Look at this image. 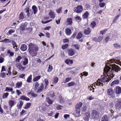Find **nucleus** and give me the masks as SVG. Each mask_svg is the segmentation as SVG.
Returning <instances> with one entry per match:
<instances>
[{"mask_svg": "<svg viewBox=\"0 0 121 121\" xmlns=\"http://www.w3.org/2000/svg\"><path fill=\"white\" fill-rule=\"evenodd\" d=\"M28 63V59L26 57L24 58V60L23 61V64L24 65H25Z\"/></svg>", "mask_w": 121, "mask_h": 121, "instance_id": "393cba45", "label": "nucleus"}, {"mask_svg": "<svg viewBox=\"0 0 121 121\" xmlns=\"http://www.w3.org/2000/svg\"><path fill=\"white\" fill-rule=\"evenodd\" d=\"M91 29L89 27L87 28V29L85 30L84 31V33L85 35H89L91 33Z\"/></svg>", "mask_w": 121, "mask_h": 121, "instance_id": "9d476101", "label": "nucleus"}, {"mask_svg": "<svg viewBox=\"0 0 121 121\" xmlns=\"http://www.w3.org/2000/svg\"><path fill=\"white\" fill-rule=\"evenodd\" d=\"M53 69L52 66L50 65H49L48 69L47 70L48 72H51Z\"/></svg>", "mask_w": 121, "mask_h": 121, "instance_id": "864d4df0", "label": "nucleus"}, {"mask_svg": "<svg viewBox=\"0 0 121 121\" xmlns=\"http://www.w3.org/2000/svg\"><path fill=\"white\" fill-rule=\"evenodd\" d=\"M108 118L107 117V115H104L101 119V121H108Z\"/></svg>", "mask_w": 121, "mask_h": 121, "instance_id": "2f4dec72", "label": "nucleus"}, {"mask_svg": "<svg viewBox=\"0 0 121 121\" xmlns=\"http://www.w3.org/2000/svg\"><path fill=\"white\" fill-rule=\"evenodd\" d=\"M52 19H51L50 20L46 21L44 22L43 21H42L41 22L43 23L46 24L51 21H52Z\"/></svg>", "mask_w": 121, "mask_h": 121, "instance_id": "bf43d9fd", "label": "nucleus"}, {"mask_svg": "<svg viewBox=\"0 0 121 121\" xmlns=\"http://www.w3.org/2000/svg\"><path fill=\"white\" fill-rule=\"evenodd\" d=\"M9 95L8 92L4 93L2 95V98L3 99L7 98Z\"/></svg>", "mask_w": 121, "mask_h": 121, "instance_id": "4be33fe9", "label": "nucleus"}, {"mask_svg": "<svg viewBox=\"0 0 121 121\" xmlns=\"http://www.w3.org/2000/svg\"><path fill=\"white\" fill-rule=\"evenodd\" d=\"M72 22V19L71 18H69L67 19L66 23H67V25H71Z\"/></svg>", "mask_w": 121, "mask_h": 121, "instance_id": "6ab92c4d", "label": "nucleus"}, {"mask_svg": "<svg viewBox=\"0 0 121 121\" xmlns=\"http://www.w3.org/2000/svg\"><path fill=\"white\" fill-rule=\"evenodd\" d=\"M13 89L12 88H10L9 87H6L5 91L6 92H10L11 91H12Z\"/></svg>", "mask_w": 121, "mask_h": 121, "instance_id": "79ce46f5", "label": "nucleus"}, {"mask_svg": "<svg viewBox=\"0 0 121 121\" xmlns=\"http://www.w3.org/2000/svg\"><path fill=\"white\" fill-rule=\"evenodd\" d=\"M0 74L1 77L2 78H4L6 76V73L4 72H1Z\"/></svg>", "mask_w": 121, "mask_h": 121, "instance_id": "052dcab7", "label": "nucleus"}, {"mask_svg": "<svg viewBox=\"0 0 121 121\" xmlns=\"http://www.w3.org/2000/svg\"><path fill=\"white\" fill-rule=\"evenodd\" d=\"M15 32V30H9L8 32V33L9 35H11L12 33L14 32Z\"/></svg>", "mask_w": 121, "mask_h": 121, "instance_id": "e2e57ef3", "label": "nucleus"}, {"mask_svg": "<svg viewBox=\"0 0 121 121\" xmlns=\"http://www.w3.org/2000/svg\"><path fill=\"white\" fill-rule=\"evenodd\" d=\"M68 85V87L72 86L75 85V83L74 82L72 81L67 84Z\"/></svg>", "mask_w": 121, "mask_h": 121, "instance_id": "72a5a7b5", "label": "nucleus"}, {"mask_svg": "<svg viewBox=\"0 0 121 121\" xmlns=\"http://www.w3.org/2000/svg\"><path fill=\"white\" fill-rule=\"evenodd\" d=\"M7 53L8 54H9V55L11 56H13L14 54V53L13 52H11L10 50H8L7 51Z\"/></svg>", "mask_w": 121, "mask_h": 121, "instance_id": "5fc2aeb1", "label": "nucleus"}, {"mask_svg": "<svg viewBox=\"0 0 121 121\" xmlns=\"http://www.w3.org/2000/svg\"><path fill=\"white\" fill-rule=\"evenodd\" d=\"M62 107V106L60 105H57L56 106V108L58 110H60L61 109V107Z\"/></svg>", "mask_w": 121, "mask_h": 121, "instance_id": "4d7b16f0", "label": "nucleus"}, {"mask_svg": "<svg viewBox=\"0 0 121 121\" xmlns=\"http://www.w3.org/2000/svg\"><path fill=\"white\" fill-rule=\"evenodd\" d=\"M18 67V69L21 71H23L25 69V68L21 65H19Z\"/></svg>", "mask_w": 121, "mask_h": 121, "instance_id": "c03bdc74", "label": "nucleus"}, {"mask_svg": "<svg viewBox=\"0 0 121 121\" xmlns=\"http://www.w3.org/2000/svg\"><path fill=\"white\" fill-rule=\"evenodd\" d=\"M96 25L95 22L94 21H93L91 23V26L92 28L93 29H94V28L96 26Z\"/></svg>", "mask_w": 121, "mask_h": 121, "instance_id": "09e8293b", "label": "nucleus"}, {"mask_svg": "<svg viewBox=\"0 0 121 121\" xmlns=\"http://www.w3.org/2000/svg\"><path fill=\"white\" fill-rule=\"evenodd\" d=\"M82 37V34L81 32H79L76 38L78 39H80Z\"/></svg>", "mask_w": 121, "mask_h": 121, "instance_id": "c756f323", "label": "nucleus"}, {"mask_svg": "<svg viewBox=\"0 0 121 121\" xmlns=\"http://www.w3.org/2000/svg\"><path fill=\"white\" fill-rule=\"evenodd\" d=\"M32 8L33 10L34 14H35L37 12V8L35 6L33 5L32 6Z\"/></svg>", "mask_w": 121, "mask_h": 121, "instance_id": "cd10ccee", "label": "nucleus"}, {"mask_svg": "<svg viewBox=\"0 0 121 121\" xmlns=\"http://www.w3.org/2000/svg\"><path fill=\"white\" fill-rule=\"evenodd\" d=\"M22 58L20 56H18L16 58L15 61L16 62H19L20 61V60L22 59Z\"/></svg>", "mask_w": 121, "mask_h": 121, "instance_id": "37998d69", "label": "nucleus"}, {"mask_svg": "<svg viewBox=\"0 0 121 121\" xmlns=\"http://www.w3.org/2000/svg\"><path fill=\"white\" fill-rule=\"evenodd\" d=\"M114 107L117 112L121 111V98H118L116 99Z\"/></svg>", "mask_w": 121, "mask_h": 121, "instance_id": "20e7f679", "label": "nucleus"}, {"mask_svg": "<svg viewBox=\"0 0 121 121\" xmlns=\"http://www.w3.org/2000/svg\"><path fill=\"white\" fill-rule=\"evenodd\" d=\"M58 100L60 103H63L64 101V99L61 95H60L59 96Z\"/></svg>", "mask_w": 121, "mask_h": 121, "instance_id": "bb28decb", "label": "nucleus"}, {"mask_svg": "<svg viewBox=\"0 0 121 121\" xmlns=\"http://www.w3.org/2000/svg\"><path fill=\"white\" fill-rule=\"evenodd\" d=\"M83 10V6L81 5H78L77 6L75 7L74 9V11L77 13H81Z\"/></svg>", "mask_w": 121, "mask_h": 121, "instance_id": "0eeeda50", "label": "nucleus"}, {"mask_svg": "<svg viewBox=\"0 0 121 121\" xmlns=\"http://www.w3.org/2000/svg\"><path fill=\"white\" fill-rule=\"evenodd\" d=\"M17 94L18 95H19L21 94V92L19 90H17L16 91Z\"/></svg>", "mask_w": 121, "mask_h": 121, "instance_id": "338daca9", "label": "nucleus"}, {"mask_svg": "<svg viewBox=\"0 0 121 121\" xmlns=\"http://www.w3.org/2000/svg\"><path fill=\"white\" fill-rule=\"evenodd\" d=\"M32 75L31 74L28 77L26 80L27 82L28 83H30L31 82L32 80Z\"/></svg>", "mask_w": 121, "mask_h": 121, "instance_id": "ea45409f", "label": "nucleus"}, {"mask_svg": "<svg viewBox=\"0 0 121 121\" xmlns=\"http://www.w3.org/2000/svg\"><path fill=\"white\" fill-rule=\"evenodd\" d=\"M120 14H119L114 17L112 21L113 23H116V22L118 18L119 17H120Z\"/></svg>", "mask_w": 121, "mask_h": 121, "instance_id": "7c9ffc66", "label": "nucleus"}, {"mask_svg": "<svg viewBox=\"0 0 121 121\" xmlns=\"http://www.w3.org/2000/svg\"><path fill=\"white\" fill-rule=\"evenodd\" d=\"M27 47L26 45L22 44L21 45L20 49L22 51H24L27 50Z\"/></svg>", "mask_w": 121, "mask_h": 121, "instance_id": "4468645a", "label": "nucleus"}, {"mask_svg": "<svg viewBox=\"0 0 121 121\" xmlns=\"http://www.w3.org/2000/svg\"><path fill=\"white\" fill-rule=\"evenodd\" d=\"M69 46V44H65L63 45L62 46V48L63 49H65L68 48Z\"/></svg>", "mask_w": 121, "mask_h": 121, "instance_id": "3c124183", "label": "nucleus"}, {"mask_svg": "<svg viewBox=\"0 0 121 121\" xmlns=\"http://www.w3.org/2000/svg\"><path fill=\"white\" fill-rule=\"evenodd\" d=\"M49 94L50 96L53 97L55 96V93L53 91H51L49 92Z\"/></svg>", "mask_w": 121, "mask_h": 121, "instance_id": "473e14b6", "label": "nucleus"}, {"mask_svg": "<svg viewBox=\"0 0 121 121\" xmlns=\"http://www.w3.org/2000/svg\"><path fill=\"white\" fill-rule=\"evenodd\" d=\"M20 99L23 100H26V101H29L30 100L29 98L24 95H22Z\"/></svg>", "mask_w": 121, "mask_h": 121, "instance_id": "412c9836", "label": "nucleus"}, {"mask_svg": "<svg viewBox=\"0 0 121 121\" xmlns=\"http://www.w3.org/2000/svg\"><path fill=\"white\" fill-rule=\"evenodd\" d=\"M109 107H110V108H112L113 107L114 104L113 102H111L109 104Z\"/></svg>", "mask_w": 121, "mask_h": 121, "instance_id": "680f3d73", "label": "nucleus"}, {"mask_svg": "<svg viewBox=\"0 0 121 121\" xmlns=\"http://www.w3.org/2000/svg\"><path fill=\"white\" fill-rule=\"evenodd\" d=\"M83 104L82 102H80L77 103L75 106V108H80L82 107V105Z\"/></svg>", "mask_w": 121, "mask_h": 121, "instance_id": "a878e982", "label": "nucleus"}, {"mask_svg": "<svg viewBox=\"0 0 121 121\" xmlns=\"http://www.w3.org/2000/svg\"><path fill=\"white\" fill-rule=\"evenodd\" d=\"M26 30H27L28 32L30 33L31 32L32 30V29L31 28L29 27L26 28Z\"/></svg>", "mask_w": 121, "mask_h": 121, "instance_id": "13d9d810", "label": "nucleus"}, {"mask_svg": "<svg viewBox=\"0 0 121 121\" xmlns=\"http://www.w3.org/2000/svg\"><path fill=\"white\" fill-rule=\"evenodd\" d=\"M25 10L26 11V12L27 13V15H30L29 13V8H27L25 9Z\"/></svg>", "mask_w": 121, "mask_h": 121, "instance_id": "69168bd1", "label": "nucleus"}, {"mask_svg": "<svg viewBox=\"0 0 121 121\" xmlns=\"http://www.w3.org/2000/svg\"><path fill=\"white\" fill-rule=\"evenodd\" d=\"M110 65L111 68L108 65H106L104 69V76L99 78L97 81L96 85L103 86L104 84L101 82H109V80L112 78L114 76L113 73L115 72H117L120 71V68L118 65L115 64H110Z\"/></svg>", "mask_w": 121, "mask_h": 121, "instance_id": "f257e3e1", "label": "nucleus"}, {"mask_svg": "<svg viewBox=\"0 0 121 121\" xmlns=\"http://www.w3.org/2000/svg\"><path fill=\"white\" fill-rule=\"evenodd\" d=\"M89 15V13L88 11H86L82 15V18L83 19H87Z\"/></svg>", "mask_w": 121, "mask_h": 121, "instance_id": "1a4fd4ad", "label": "nucleus"}, {"mask_svg": "<svg viewBox=\"0 0 121 121\" xmlns=\"http://www.w3.org/2000/svg\"><path fill=\"white\" fill-rule=\"evenodd\" d=\"M49 15L51 18L54 19L55 17L54 12L52 11H50L49 13Z\"/></svg>", "mask_w": 121, "mask_h": 121, "instance_id": "a211bd4d", "label": "nucleus"}, {"mask_svg": "<svg viewBox=\"0 0 121 121\" xmlns=\"http://www.w3.org/2000/svg\"><path fill=\"white\" fill-rule=\"evenodd\" d=\"M41 78V76H37L33 78V81L34 82L37 81L39 79Z\"/></svg>", "mask_w": 121, "mask_h": 121, "instance_id": "f704fd0d", "label": "nucleus"}, {"mask_svg": "<svg viewBox=\"0 0 121 121\" xmlns=\"http://www.w3.org/2000/svg\"><path fill=\"white\" fill-rule=\"evenodd\" d=\"M58 79L57 77H54V80L53 81V83H56L58 81Z\"/></svg>", "mask_w": 121, "mask_h": 121, "instance_id": "8fccbe9b", "label": "nucleus"}, {"mask_svg": "<svg viewBox=\"0 0 121 121\" xmlns=\"http://www.w3.org/2000/svg\"><path fill=\"white\" fill-rule=\"evenodd\" d=\"M71 79L72 78L71 77H67L66 78L65 80L63 82L65 84L66 83L70 81L71 80Z\"/></svg>", "mask_w": 121, "mask_h": 121, "instance_id": "4c0bfd02", "label": "nucleus"}, {"mask_svg": "<svg viewBox=\"0 0 121 121\" xmlns=\"http://www.w3.org/2000/svg\"><path fill=\"white\" fill-rule=\"evenodd\" d=\"M26 22L24 23H22L20 26V29L21 30H25V28L27 26V24Z\"/></svg>", "mask_w": 121, "mask_h": 121, "instance_id": "ddd939ff", "label": "nucleus"}, {"mask_svg": "<svg viewBox=\"0 0 121 121\" xmlns=\"http://www.w3.org/2000/svg\"><path fill=\"white\" fill-rule=\"evenodd\" d=\"M12 41V40L8 39L5 38L4 40L0 41V42H4L5 43H11Z\"/></svg>", "mask_w": 121, "mask_h": 121, "instance_id": "dca6fc26", "label": "nucleus"}, {"mask_svg": "<svg viewBox=\"0 0 121 121\" xmlns=\"http://www.w3.org/2000/svg\"><path fill=\"white\" fill-rule=\"evenodd\" d=\"M107 94L109 97L111 98L115 97V94L114 91L112 88H110L107 90Z\"/></svg>", "mask_w": 121, "mask_h": 121, "instance_id": "423d86ee", "label": "nucleus"}, {"mask_svg": "<svg viewBox=\"0 0 121 121\" xmlns=\"http://www.w3.org/2000/svg\"><path fill=\"white\" fill-rule=\"evenodd\" d=\"M11 43L13 46V48H17V45L16 43L15 42H14L13 40H12V41Z\"/></svg>", "mask_w": 121, "mask_h": 121, "instance_id": "58836bf2", "label": "nucleus"}, {"mask_svg": "<svg viewBox=\"0 0 121 121\" xmlns=\"http://www.w3.org/2000/svg\"><path fill=\"white\" fill-rule=\"evenodd\" d=\"M44 84L42 83L39 84L38 82H36L35 83L34 90L35 91H36L37 93H40L47 88L49 84L48 80L47 78H46L44 79Z\"/></svg>", "mask_w": 121, "mask_h": 121, "instance_id": "f03ea898", "label": "nucleus"}, {"mask_svg": "<svg viewBox=\"0 0 121 121\" xmlns=\"http://www.w3.org/2000/svg\"><path fill=\"white\" fill-rule=\"evenodd\" d=\"M107 29H105L104 30L102 31H100V34H102V35H103L105 33L106 31H107Z\"/></svg>", "mask_w": 121, "mask_h": 121, "instance_id": "6e6d98bb", "label": "nucleus"}, {"mask_svg": "<svg viewBox=\"0 0 121 121\" xmlns=\"http://www.w3.org/2000/svg\"><path fill=\"white\" fill-rule=\"evenodd\" d=\"M46 102L48 103L49 104H52L53 100L49 98H47L46 99Z\"/></svg>", "mask_w": 121, "mask_h": 121, "instance_id": "aec40b11", "label": "nucleus"}, {"mask_svg": "<svg viewBox=\"0 0 121 121\" xmlns=\"http://www.w3.org/2000/svg\"><path fill=\"white\" fill-rule=\"evenodd\" d=\"M113 45L114 47L117 49H119L121 48V46L117 43L114 44Z\"/></svg>", "mask_w": 121, "mask_h": 121, "instance_id": "c9c22d12", "label": "nucleus"}, {"mask_svg": "<svg viewBox=\"0 0 121 121\" xmlns=\"http://www.w3.org/2000/svg\"><path fill=\"white\" fill-rule=\"evenodd\" d=\"M119 81L118 80H117L113 81L111 83V86H113L115 84H117L119 83Z\"/></svg>", "mask_w": 121, "mask_h": 121, "instance_id": "b1692460", "label": "nucleus"}, {"mask_svg": "<svg viewBox=\"0 0 121 121\" xmlns=\"http://www.w3.org/2000/svg\"><path fill=\"white\" fill-rule=\"evenodd\" d=\"M28 51L29 55L32 57L36 56L39 51V47L35 44L30 43L28 45Z\"/></svg>", "mask_w": 121, "mask_h": 121, "instance_id": "7ed1b4c3", "label": "nucleus"}, {"mask_svg": "<svg viewBox=\"0 0 121 121\" xmlns=\"http://www.w3.org/2000/svg\"><path fill=\"white\" fill-rule=\"evenodd\" d=\"M30 103H28L25 105V107H24V108L25 109H27L30 107Z\"/></svg>", "mask_w": 121, "mask_h": 121, "instance_id": "a19ab883", "label": "nucleus"}, {"mask_svg": "<svg viewBox=\"0 0 121 121\" xmlns=\"http://www.w3.org/2000/svg\"><path fill=\"white\" fill-rule=\"evenodd\" d=\"M85 117L83 119L85 121H88L90 117V114L88 112H86L85 113Z\"/></svg>", "mask_w": 121, "mask_h": 121, "instance_id": "9b49d317", "label": "nucleus"}, {"mask_svg": "<svg viewBox=\"0 0 121 121\" xmlns=\"http://www.w3.org/2000/svg\"><path fill=\"white\" fill-rule=\"evenodd\" d=\"M67 52L68 55L70 56H73L75 54L73 50L71 48L68 49L67 50Z\"/></svg>", "mask_w": 121, "mask_h": 121, "instance_id": "f8f14e48", "label": "nucleus"}, {"mask_svg": "<svg viewBox=\"0 0 121 121\" xmlns=\"http://www.w3.org/2000/svg\"><path fill=\"white\" fill-rule=\"evenodd\" d=\"M19 103L17 106V108L18 109H20L21 108L23 104V102L22 101H20Z\"/></svg>", "mask_w": 121, "mask_h": 121, "instance_id": "e433bc0d", "label": "nucleus"}, {"mask_svg": "<svg viewBox=\"0 0 121 121\" xmlns=\"http://www.w3.org/2000/svg\"><path fill=\"white\" fill-rule=\"evenodd\" d=\"M86 110V106H84L82 108V110L83 112H85Z\"/></svg>", "mask_w": 121, "mask_h": 121, "instance_id": "774afa93", "label": "nucleus"}, {"mask_svg": "<svg viewBox=\"0 0 121 121\" xmlns=\"http://www.w3.org/2000/svg\"><path fill=\"white\" fill-rule=\"evenodd\" d=\"M24 18V16L22 12L20 13L19 15V18L20 19H22Z\"/></svg>", "mask_w": 121, "mask_h": 121, "instance_id": "49530a36", "label": "nucleus"}, {"mask_svg": "<svg viewBox=\"0 0 121 121\" xmlns=\"http://www.w3.org/2000/svg\"><path fill=\"white\" fill-rule=\"evenodd\" d=\"M99 112L95 109H94L92 112L91 116L92 119L96 120L99 118Z\"/></svg>", "mask_w": 121, "mask_h": 121, "instance_id": "39448f33", "label": "nucleus"}, {"mask_svg": "<svg viewBox=\"0 0 121 121\" xmlns=\"http://www.w3.org/2000/svg\"><path fill=\"white\" fill-rule=\"evenodd\" d=\"M73 46L76 49H77L78 50H79L80 48V46L78 44L73 45Z\"/></svg>", "mask_w": 121, "mask_h": 121, "instance_id": "a18cd8bd", "label": "nucleus"}, {"mask_svg": "<svg viewBox=\"0 0 121 121\" xmlns=\"http://www.w3.org/2000/svg\"><path fill=\"white\" fill-rule=\"evenodd\" d=\"M106 5V4L104 3L100 2L99 4V6L101 8L104 7Z\"/></svg>", "mask_w": 121, "mask_h": 121, "instance_id": "603ef678", "label": "nucleus"}, {"mask_svg": "<svg viewBox=\"0 0 121 121\" xmlns=\"http://www.w3.org/2000/svg\"><path fill=\"white\" fill-rule=\"evenodd\" d=\"M65 33L67 35H70L71 33V29L69 28H66L65 30Z\"/></svg>", "mask_w": 121, "mask_h": 121, "instance_id": "f3484780", "label": "nucleus"}, {"mask_svg": "<svg viewBox=\"0 0 121 121\" xmlns=\"http://www.w3.org/2000/svg\"><path fill=\"white\" fill-rule=\"evenodd\" d=\"M22 84V82H17L16 84V87L17 88H18L20 87H21Z\"/></svg>", "mask_w": 121, "mask_h": 121, "instance_id": "c85d7f7f", "label": "nucleus"}, {"mask_svg": "<svg viewBox=\"0 0 121 121\" xmlns=\"http://www.w3.org/2000/svg\"><path fill=\"white\" fill-rule=\"evenodd\" d=\"M81 110L79 108H75V111L76 114H79L80 113Z\"/></svg>", "mask_w": 121, "mask_h": 121, "instance_id": "de8ad7c7", "label": "nucleus"}, {"mask_svg": "<svg viewBox=\"0 0 121 121\" xmlns=\"http://www.w3.org/2000/svg\"><path fill=\"white\" fill-rule=\"evenodd\" d=\"M115 91L116 93L117 94H119L121 93V88L119 86H117L116 87Z\"/></svg>", "mask_w": 121, "mask_h": 121, "instance_id": "2eb2a0df", "label": "nucleus"}, {"mask_svg": "<svg viewBox=\"0 0 121 121\" xmlns=\"http://www.w3.org/2000/svg\"><path fill=\"white\" fill-rule=\"evenodd\" d=\"M16 103L15 101L13 100H9L8 102V104L9 106V109L10 111L12 108L15 105Z\"/></svg>", "mask_w": 121, "mask_h": 121, "instance_id": "6e6552de", "label": "nucleus"}, {"mask_svg": "<svg viewBox=\"0 0 121 121\" xmlns=\"http://www.w3.org/2000/svg\"><path fill=\"white\" fill-rule=\"evenodd\" d=\"M70 62V64H72L73 63V61L70 59H67L65 60V62L67 64H69V62Z\"/></svg>", "mask_w": 121, "mask_h": 121, "instance_id": "5701e85b", "label": "nucleus"}, {"mask_svg": "<svg viewBox=\"0 0 121 121\" xmlns=\"http://www.w3.org/2000/svg\"><path fill=\"white\" fill-rule=\"evenodd\" d=\"M75 19L77 20H79V21H80L82 20V19L81 17L79 16H76L75 17Z\"/></svg>", "mask_w": 121, "mask_h": 121, "instance_id": "0e129e2a", "label": "nucleus"}]
</instances>
